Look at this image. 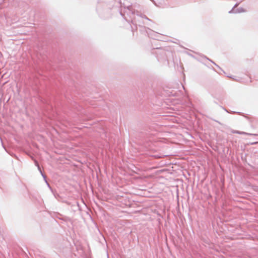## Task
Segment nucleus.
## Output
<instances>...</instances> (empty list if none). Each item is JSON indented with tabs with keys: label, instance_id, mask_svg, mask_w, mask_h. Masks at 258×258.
<instances>
[{
	"label": "nucleus",
	"instance_id": "obj_1",
	"mask_svg": "<svg viewBox=\"0 0 258 258\" xmlns=\"http://www.w3.org/2000/svg\"><path fill=\"white\" fill-rule=\"evenodd\" d=\"M234 133H237V134H242V133H241V132H238V131H236V132H234Z\"/></svg>",
	"mask_w": 258,
	"mask_h": 258
}]
</instances>
